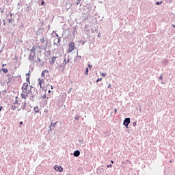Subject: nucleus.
I'll list each match as a JSON object with an SVG mask.
<instances>
[{
	"instance_id": "1",
	"label": "nucleus",
	"mask_w": 175,
	"mask_h": 175,
	"mask_svg": "<svg viewBox=\"0 0 175 175\" xmlns=\"http://www.w3.org/2000/svg\"><path fill=\"white\" fill-rule=\"evenodd\" d=\"M32 91V86L29 85L27 82L24 83L22 85V93H21V98L25 99L28 98V94H31Z\"/></svg>"
},
{
	"instance_id": "2",
	"label": "nucleus",
	"mask_w": 175,
	"mask_h": 175,
	"mask_svg": "<svg viewBox=\"0 0 175 175\" xmlns=\"http://www.w3.org/2000/svg\"><path fill=\"white\" fill-rule=\"evenodd\" d=\"M16 105H18V106H21V107H23L24 109V107H25L27 103H25V100H24V102H21L20 98H17V97H16L14 105H12V110H16V107H17V109H18V107L16 106Z\"/></svg>"
},
{
	"instance_id": "3",
	"label": "nucleus",
	"mask_w": 175,
	"mask_h": 175,
	"mask_svg": "<svg viewBox=\"0 0 175 175\" xmlns=\"http://www.w3.org/2000/svg\"><path fill=\"white\" fill-rule=\"evenodd\" d=\"M75 50V43L73 42H71L68 44V49L67 50V53H72Z\"/></svg>"
},
{
	"instance_id": "4",
	"label": "nucleus",
	"mask_w": 175,
	"mask_h": 175,
	"mask_svg": "<svg viewBox=\"0 0 175 175\" xmlns=\"http://www.w3.org/2000/svg\"><path fill=\"white\" fill-rule=\"evenodd\" d=\"M61 43V38L58 37V34H57V38L54 39L53 44L58 46Z\"/></svg>"
},
{
	"instance_id": "5",
	"label": "nucleus",
	"mask_w": 175,
	"mask_h": 175,
	"mask_svg": "<svg viewBox=\"0 0 175 175\" xmlns=\"http://www.w3.org/2000/svg\"><path fill=\"white\" fill-rule=\"evenodd\" d=\"M54 169L55 172H59V173H62V172H64V168L57 165H54Z\"/></svg>"
},
{
	"instance_id": "6",
	"label": "nucleus",
	"mask_w": 175,
	"mask_h": 175,
	"mask_svg": "<svg viewBox=\"0 0 175 175\" xmlns=\"http://www.w3.org/2000/svg\"><path fill=\"white\" fill-rule=\"evenodd\" d=\"M38 84L40 85V88H44V79L39 78Z\"/></svg>"
},
{
	"instance_id": "7",
	"label": "nucleus",
	"mask_w": 175,
	"mask_h": 175,
	"mask_svg": "<svg viewBox=\"0 0 175 175\" xmlns=\"http://www.w3.org/2000/svg\"><path fill=\"white\" fill-rule=\"evenodd\" d=\"M129 124H131V118H125L123 122V125H124V126H126V128H128V125H129Z\"/></svg>"
},
{
	"instance_id": "8",
	"label": "nucleus",
	"mask_w": 175,
	"mask_h": 175,
	"mask_svg": "<svg viewBox=\"0 0 175 175\" xmlns=\"http://www.w3.org/2000/svg\"><path fill=\"white\" fill-rule=\"evenodd\" d=\"M3 66H6V64H3L2 68H1L2 72H3V73H8L9 70H8V68H3Z\"/></svg>"
},
{
	"instance_id": "9",
	"label": "nucleus",
	"mask_w": 175,
	"mask_h": 175,
	"mask_svg": "<svg viewBox=\"0 0 175 175\" xmlns=\"http://www.w3.org/2000/svg\"><path fill=\"white\" fill-rule=\"evenodd\" d=\"M46 75H49V70H44L42 72L41 75L42 77H44Z\"/></svg>"
},
{
	"instance_id": "10",
	"label": "nucleus",
	"mask_w": 175,
	"mask_h": 175,
	"mask_svg": "<svg viewBox=\"0 0 175 175\" xmlns=\"http://www.w3.org/2000/svg\"><path fill=\"white\" fill-rule=\"evenodd\" d=\"M55 59H57V57L56 56L53 57L50 61V64H51L52 65H54V62H55Z\"/></svg>"
},
{
	"instance_id": "11",
	"label": "nucleus",
	"mask_w": 175,
	"mask_h": 175,
	"mask_svg": "<svg viewBox=\"0 0 175 175\" xmlns=\"http://www.w3.org/2000/svg\"><path fill=\"white\" fill-rule=\"evenodd\" d=\"M29 61H32L33 62H36V61H35V57L32 55H29Z\"/></svg>"
},
{
	"instance_id": "12",
	"label": "nucleus",
	"mask_w": 175,
	"mask_h": 175,
	"mask_svg": "<svg viewBox=\"0 0 175 175\" xmlns=\"http://www.w3.org/2000/svg\"><path fill=\"white\" fill-rule=\"evenodd\" d=\"M80 156V151L76 150L74 152V157H79Z\"/></svg>"
},
{
	"instance_id": "13",
	"label": "nucleus",
	"mask_w": 175,
	"mask_h": 175,
	"mask_svg": "<svg viewBox=\"0 0 175 175\" xmlns=\"http://www.w3.org/2000/svg\"><path fill=\"white\" fill-rule=\"evenodd\" d=\"M33 110L36 113H39V107H35Z\"/></svg>"
},
{
	"instance_id": "14",
	"label": "nucleus",
	"mask_w": 175,
	"mask_h": 175,
	"mask_svg": "<svg viewBox=\"0 0 175 175\" xmlns=\"http://www.w3.org/2000/svg\"><path fill=\"white\" fill-rule=\"evenodd\" d=\"M36 51V49L35 46H33L32 49L30 50L31 53H33L35 54V51Z\"/></svg>"
},
{
	"instance_id": "15",
	"label": "nucleus",
	"mask_w": 175,
	"mask_h": 175,
	"mask_svg": "<svg viewBox=\"0 0 175 175\" xmlns=\"http://www.w3.org/2000/svg\"><path fill=\"white\" fill-rule=\"evenodd\" d=\"M55 125H57V122L55 123H53V122L51 123V126H53V128H55Z\"/></svg>"
},
{
	"instance_id": "16",
	"label": "nucleus",
	"mask_w": 175,
	"mask_h": 175,
	"mask_svg": "<svg viewBox=\"0 0 175 175\" xmlns=\"http://www.w3.org/2000/svg\"><path fill=\"white\" fill-rule=\"evenodd\" d=\"M85 75H86V76L88 75V68H87L85 70Z\"/></svg>"
},
{
	"instance_id": "17",
	"label": "nucleus",
	"mask_w": 175,
	"mask_h": 175,
	"mask_svg": "<svg viewBox=\"0 0 175 175\" xmlns=\"http://www.w3.org/2000/svg\"><path fill=\"white\" fill-rule=\"evenodd\" d=\"M99 81H102V78H98L96 81V83H99Z\"/></svg>"
},
{
	"instance_id": "18",
	"label": "nucleus",
	"mask_w": 175,
	"mask_h": 175,
	"mask_svg": "<svg viewBox=\"0 0 175 175\" xmlns=\"http://www.w3.org/2000/svg\"><path fill=\"white\" fill-rule=\"evenodd\" d=\"M161 3H162V1H161V2L157 1V2H156V5H161Z\"/></svg>"
},
{
	"instance_id": "19",
	"label": "nucleus",
	"mask_w": 175,
	"mask_h": 175,
	"mask_svg": "<svg viewBox=\"0 0 175 175\" xmlns=\"http://www.w3.org/2000/svg\"><path fill=\"white\" fill-rule=\"evenodd\" d=\"M47 98V96H46V94H44L42 96V99H46Z\"/></svg>"
},
{
	"instance_id": "20",
	"label": "nucleus",
	"mask_w": 175,
	"mask_h": 175,
	"mask_svg": "<svg viewBox=\"0 0 175 175\" xmlns=\"http://www.w3.org/2000/svg\"><path fill=\"white\" fill-rule=\"evenodd\" d=\"M101 76H103V77H106V74H105V73H101Z\"/></svg>"
},
{
	"instance_id": "21",
	"label": "nucleus",
	"mask_w": 175,
	"mask_h": 175,
	"mask_svg": "<svg viewBox=\"0 0 175 175\" xmlns=\"http://www.w3.org/2000/svg\"><path fill=\"white\" fill-rule=\"evenodd\" d=\"M112 166H113V165H112L111 164H110V165H107V167H112Z\"/></svg>"
},
{
	"instance_id": "22",
	"label": "nucleus",
	"mask_w": 175,
	"mask_h": 175,
	"mask_svg": "<svg viewBox=\"0 0 175 175\" xmlns=\"http://www.w3.org/2000/svg\"><path fill=\"white\" fill-rule=\"evenodd\" d=\"M0 13H3V10L1 8H0Z\"/></svg>"
},
{
	"instance_id": "23",
	"label": "nucleus",
	"mask_w": 175,
	"mask_h": 175,
	"mask_svg": "<svg viewBox=\"0 0 175 175\" xmlns=\"http://www.w3.org/2000/svg\"><path fill=\"white\" fill-rule=\"evenodd\" d=\"M114 113H115V114L117 113V108H115V109H114Z\"/></svg>"
},
{
	"instance_id": "24",
	"label": "nucleus",
	"mask_w": 175,
	"mask_h": 175,
	"mask_svg": "<svg viewBox=\"0 0 175 175\" xmlns=\"http://www.w3.org/2000/svg\"><path fill=\"white\" fill-rule=\"evenodd\" d=\"M75 120H79V116H75Z\"/></svg>"
},
{
	"instance_id": "25",
	"label": "nucleus",
	"mask_w": 175,
	"mask_h": 175,
	"mask_svg": "<svg viewBox=\"0 0 175 175\" xmlns=\"http://www.w3.org/2000/svg\"><path fill=\"white\" fill-rule=\"evenodd\" d=\"M41 5H44V1H43V0L42 1Z\"/></svg>"
},
{
	"instance_id": "26",
	"label": "nucleus",
	"mask_w": 175,
	"mask_h": 175,
	"mask_svg": "<svg viewBox=\"0 0 175 175\" xmlns=\"http://www.w3.org/2000/svg\"><path fill=\"white\" fill-rule=\"evenodd\" d=\"M159 79H160V80H163V77H162V75H161V76L159 77Z\"/></svg>"
},
{
	"instance_id": "27",
	"label": "nucleus",
	"mask_w": 175,
	"mask_h": 175,
	"mask_svg": "<svg viewBox=\"0 0 175 175\" xmlns=\"http://www.w3.org/2000/svg\"><path fill=\"white\" fill-rule=\"evenodd\" d=\"M108 88H111V84H109V85H108Z\"/></svg>"
},
{
	"instance_id": "28",
	"label": "nucleus",
	"mask_w": 175,
	"mask_h": 175,
	"mask_svg": "<svg viewBox=\"0 0 175 175\" xmlns=\"http://www.w3.org/2000/svg\"><path fill=\"white\" fill-rule=\"evenodd\" d=\"M80 1H81V0H78L77 1V5H79V3H80Z\"/></svg>"
},
{
	"instance_id": "29",
	"label": "nucleus",
	"mask_w": 175,
	"mask_h": 175,
	"mask_svg": "<svg viewBox=\"0 0 175 175\" xmlns=\"http://www.w3.org/2000/svg\"><path fill=\"white\" fill-rule=\"evenodd\" d=\"M41 41H42V43H44V38L41 39Z\"/></svg>"
},
{
	"instance_id": "30",
	"label": "nucleus",
	"mask_w": 175,
	"mask_h": 175,
	"mask_svg": "<svg viewBox=\"0 0 175 175\" xmlns=\"http://www.w3.org/2000/svg\"><path fill=\"white\" fill-rule=\"evenodd\" d=\"M133 126H136V122L133 123Z\"/></svg>"
},
{
	"instance_id": "31",
	"label": "nucleus",
	"mask_w": 175,
	"mask_h": 175,
	"mask_svg": "<svg viewBox=\"0 0 175 175\" xmlns=\"http://www.w3.org/2000/svg\"><path fill=\"white\" fill-rule=\"evenodd\" d=\"M88 66L90 68H92V66H91V64H88Z\"/></svg>"
},
{
	"instance_id": "32",
	"label": "nucleus",
	"mask_w": 175,
	"mask_h": 175,
	"mask_svg": "<svg viewBox=\"0 0 175 175\" xmlns=\"http://www.w3.org/2000/svg\"><path fill=\"white\" fill-rule=\"evenodd\" d=\"M49 98H51L50 94H49V96H47L46 98L49 99Z\"/></svg>"
},
{
	"instance_id": "33",
	"label": "nucleus",
	"mask_w": 175,
	"mask_h": 175,
	"mask_svg": "<svg viewBox=\"0 0 175 175\" xmlns=\"http://www.w3.org/2000/svg\"><path fill=\"white\" fill-rule=\"evenodd\" d=\"M23 124H24V122H23V121L20 122V125H23Z\"/></svg>"
},
{
	"instance_id": "34",
	"label": "nucleus",
	"mask_w": 175,
	"mask_h": 175,
	"mask_svg": "<svg viewBox=\"0 0 175 175\" xmlns=\"http://www.w3.org/2000/svg\"><path fill=\"white\" fill-rule=\"evenodd\" d=\"M51 90H53V85H51Z\"/></svg>"
},
{
	"instance_id": "35",
	"label": "nucleus",
	"mask_w": 175,
	"mask_h": 175,
	"mask_svg": "<svg viewBox=\"0 0 175 175\" xmlns=\"http://www.w3.org/2000/svg\"><path fill=\"white\" fill-rule=\"evenodd\" d=\"M1 110H2V107H0V111H1Z\"/></svg>"
},
{
	"instance_id": "36",
	"label": "nucleus",
	"mask_w": 175,
	"mask_h": 175,
	"mask_svg": "<svg viewBox=\"0 0 175 175\" xmlns=\"http://www.w3.org/2000/svg\"><path fill=\"white\" fill-rule=\"evenodd\" d=\"M111 163H114V161H111Z\"/></svg>"
},
{
	"instance_id": "37",
	"label": "nucleus",
	"mask_w": 175,
	"mask_h": 175,
	"mask_svg": "<svg viewBox=\"0 0 175 175\" xmlns=\"http://www.w3.org/2000/svg\"><path fill=\"white\" fill-rule=\"evenodd\" d=\"M49 94H50V92H51V90H49V92H48Z\"/></svg>"
}]
</instances>
